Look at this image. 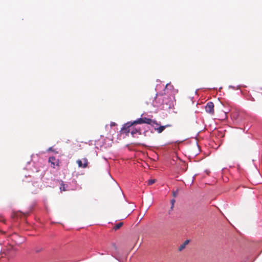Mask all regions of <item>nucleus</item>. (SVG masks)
Instances as JSON below:
<instances>
[{
	"mask_svg": "<svg viewBox=\"0 0 262 262\" xmlns=\"http://www.w3.org/2000/svg\"><path fill=\"white\" fill-rule=\"evenodd\" d=\"M137 124V122H135V121L132 122H127L123 125L121 129L122 133H124L127 135L130 133L133 137H134L135 135L137 134L138 135H141V128L135 127V125Z\"/></svg>",
	"mask_w": 262,
	"mask_h": 262,
	"instance_id": "f257e3e1",
	"label": "nucleus"
},
{
	"mask_svg": "<svg viewBox=\"0 0 262 262\" xmlns=\"http://www.w3.org/2000/svg\"><path fill=\"white\" fill-rule=\"evenodd\" d=\"M135 122H137L138 124L146 123L147 124H154L156 125H159V124L156 120H152L151 119L146 117L139 118L135 121Z\"/></svg>",
	"mask_w": 262,
	"mask_h": 262,
	"instance_id": "f03ea898",
	"label": "nucleus"
},
{
	"mask_svg": "<svg viewBox=\"0 0 262 262\" xmlns=\"http://www.w3.org/2000/svg\"><path fill=\"white\" fill-rule=\"evenodd\" d=\"M154 105L155 106H159L163 103V95L157 94L153 101Z\"/></svg>",
	"mask_w": 262,
	"mask_h": 262,
	"instance_id": "7ed1b4c3",
	"label": "nucleus"
},
{
	"mask_svg": "<svg viewBox=\"0 0 262 262\" xmlns=\"http://www.w3.org/2000/svg\"><path fill=\"white\" fill-rule=\"evenodd\" d=\"M214 105L213 102H208L205 106L206 112L210 115H213L214 113Z\"/></svg>",
	"mask_w": 262,
	"mask_h": 262,
	"instance_id": "20e7f679",
	"label": "nucleus"
},
{
	"mask_svg": "<svg viewBox=\"0 0 262 262\" xmlns=\"http://www.w3.org/2000/svg\"><path fill=\"white\" fill-rule=\"evenodd\" d=\"M79 167L86 168L88 166V161L86 158H83L82 160H77L76 161Z\"/></svg>",
	"mask_w": 262,
	"mask_h": 262,
	"instance_id": "39448f33",
	"label": "nucleus"
},
{
	"mask_svg": "<svg viewBox=\"0 0 262 262\" xmlns=\"http://www.w3.org/2000/svg\"><path fill=\"white\" fill-rule=\"evenodd\" d=\"M49 162L51 163V166L55 168V166H59V160L56 159L54 157H51L49 159Z\"/></svg>",
	"mask_w": 262,
	"mask_h": 262,
	"instance_id": "423d86ee",
	"label": "nucleus"
},
{
	"mask_svg": "<svg viewBox=\"0 0 262 262\" xmlns=\"http://www.w3.org/2000/svg\"><path fill=\"white\" fill-rule=\"evenodd\" d=\"M190 241L188 239L186 240L178 248V250L179 251H182L183 250H184L186 246L189 244Z\"/></svg>",
	"mask_w": 262,
	"mask_h": 262,
	"instance_id": "0eeeda50",
	"label": "nucleus"
},
{
	"mask_svg": "<svg viewBox=\"0 0 262 262\" xmlns=\"http://www.w3.org/2000/svg\"><path fill=\"white\" fill-rule=\"evenodd\" d=\"M66 187H67V185H66L62 181H61L60 186V190L61 191H66Z\"/></svg>",
	"mask_w": 262,
	"mask_h": 262,
	"instance_id": "6e6552de",
	"label": "nucleus"
},
{
	"mask_svg": "<svg viewBox=\"0 0 262 262\" xmlns=\"http://www.w3.org/2000/svg\"><path fill=\"white\" fill-rule=\"evenodd\" d=\"M123 225V222H120L117 224H116L114 227V229L115 230H118L119 229H120Z\"/></svg>",
	"mask_w": 262,
	"mask_h": 262,
	"instance_id": "1a4fd4ad",
	"label": "nucleus"
},
{
	"mask_svg": "<svg viewBox=\"0 0 262 262\" xmlns=\"http://www.w3.org/2000/svg\"><path fill=\"white\" fill-rule=\"evenodd\" d=\"M165 129V126H160L158 128H156L155 130H156L158 133H161Z\"/></svg>",
	"mask_w": 262,
	"mask_h": 262,
	"instance_id": "9d476101",
	"label": "nucleus"
},
{
	"mask_svg": "<svg viewBox=\"0 0 262 262\" xmlns=\"http://www.w3.org/2000/svg\"><path fill=\"white\" fill-rule=\"evenodd\" d=\"M156 182L155 179H150L148 181V184L149 185H152Z\"/></svg>",
	"mask_w": 262,
	"mask_h": 262,
	"instance_id": "9b49d317",
	"label": "nucleus"
},
{
	"mask_svg": "<svg viewBox=\"0 0 262 262\" xmlns=\"http://www.w3.org/2000/svg\"><path fill=\"white\" fill-rule=\"evenodd\" d=\"M175 202V200L174 199H172L171 200V208L172 209L173 207V205Z\"/></svg>",
	"mask_w": 262,
	"mask_h": 262,
	"instance_id": "f8f14e48",
	"label": "nucleus"
},
{
	"mask_svg": "<svg viewBox=\"0 0 262 262\" xmlns=\"http://www.w3.org/2000/svg\"><path fill=\"white\" fill-rule=\"evenodd\" d=\"M173 193V196L174 197H176V196H177V195H178V191H174V192H173V193Z\"/></svg>",
	"mask_w": 262,
	"mask_h": 262,
	"instance_id": "ddd939ff",
	"label": "nucleus"
},
{
	"mask_svg": "<svg viewBox=\"0 0 262 262\" xmlns=\"http://www.w3.org/2000/svg\"><path fill=\"white\" fill-rule=\"evenodd\" d=\"M112 246L113 247V248H114L115 250L117 249V246H116V245L115 244H113Z\"/></svg>",
	"mask_w": 262,
	"mask_h": 262,
	"instance_id": "4468645a",
	"label": "nucleus"
},
{
	"mask_svg": "<svg viewBox=\"0 0 262 262\" xmlns=\"http://www.w3.org/2000/svg\"><path fill=\"white\" fill-rule=\"evenodd\" d=\"M164 126H165V128H166V127L171 126V125H170V124H167L166 125H164Z\"/></svg>",
	"mask_w": 262,
	"mask_h": 262,
	"instance_id": "2eb2a0df",
	"label": "nucleus"
},
{
	"mask_svg": "<svg viewBox=\"0 0 262 262\" xmlns=\"http://www.w3.org/2000/svg\"><path fill=\"white\" fill-rule=\"evenodd\" d=\"M115 125V123H114V122H112V123H111V126H114Z\"/></svg>",
	"mask_w": 262,
	"mask_h": 262,
	"instance_id": "dca6fc26",
	"label": "nucleus"
},
{
	"mask_svg": "<svg viewBox=\"0 0 262 262\" xmlns=\"http://www.w3.org/2000/svg\"><path fill=\"white\" fill-rule=\"evenodd\" d=\"M48 151H52V147H50L48 150Z\"/></svg>",
	"mask_w": 262,
	"mask_h": 262,
	"instance_id": "f3484780",
	"label": "nucleus"
},
{
	"mask_svg": "<svg viewBox=\"0 0 262 262\" xmlns=\"http://www.w3.org/2000/svg\"><path fill=\"white\" fill-rule=\"evenodd\" d=\"M146 132H147V130H146V131H145V132H144V135H145V133H146Z\"/></svg>",
	"mask_w": 262,
	"mask_h": 262,
	"instance_id": "a211bd4d",
	"label": "nucleus"
}]
</instances>
